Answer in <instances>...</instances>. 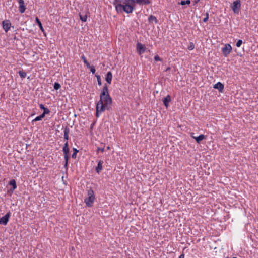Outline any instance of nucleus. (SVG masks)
<instances>
[{
  "mask_svg": "<svg viewBox=\"0 0 258 258\" xmlns=\"http://www.w3.org/2000/svg\"><path fill=\"white\" fill-rule=\"evenodd\" d=\"M63 151L64 154V159H65V168L67 167L68 162V160L69 158V149L68 147V141L64 144V145L63 148Z\"/></svg>",
  "mask_w": 258,
  "mask_h": 258,
  "instance_id": "20e7f679",
  "label": "nucleus"
},
{
  "mask_svg": "<svg viewBox=\"0 0 258 258\" xmlns=\"http://www.w3.org/2000/svg\"><path fill=\"white\" fill-rule=\"evenodd\" d=\"M76 155H77V153H73V154L72 155V157L73 158H76Z\"/></svg>",
  "mask_w": 258,
  "mask_h": 258,
  "instance_id": "f704fd0d",
  "label": "nucleus"
},
{
  "mask_svg": "<svg viewBox=\"0 0 258 258\" xmlns=\"http://www.w3.org/2000/svg\"><path fill=\"white\" fill-rule=\"evenodd\" d=\"M19 74L22 78H24L26 76V73L23 71H19Z\"/></svg>",
  "mask_w": 258,
  "mask_h": 258,
  "instance_id": "5701e85b",
  "label": "nucleus"
},
{
  "mask_svg": "<svg viewBox=\"0 0 258 258\" xmlns=\"http://www.w3.org/2000/svg\"><path fill=\"white\" fill-rule=\"evenodd\" d=\"M194 48H195V45H194V43L192 42L190 43V45L188 47V49L189 50H193L194 49Z\"/></svg>",
  "mask_w": 258,
  "mask_h": 258,
  "instance_id": "bb28decb",
  "label": "nucleus"
},
{
  "mask_svg": "<svg viewBox=\"0 0 258 258\" xmlns=\"http://www.w3.org/2000/svg\"><path fill=\"white\" fill-rule=\"evenodd\" d=\"M86 67L90 69V67H91V66L90 65V64L88 62L87 63H86Z\"/></svg>",
  "mask_w": 258,
  "mask_h": 258,
  "instance_id": "e433bc0d",
  "label": "nucleus"
},
{
  "mask_svg": "<svg viewBox=\"0 0 258 258\" xmlns=\"http://www.w3.org/2000/svg\"><path fill=\"white\" fill-rule=\"evenodd\" d=\"M179 258H184V255L183 254H181Z\"/></svg>",
  "mask_w": 258,
  "mask_h": 258,
  "instance_id": "ea45409f",
  "label": "nucleus"
},
{
  "mask_svg": "<svg viewBox=\"0 0 258 258\" xmlns=\"http://www.w3.org/2000/svg\"><path fill=\"white\" fill-rule=\"evenodd\" d=\"M242 43V41L241 40H239L236 43V46L239 47L241 46Z\"/></svg>",
  "mask_w": 258,
  "mask_h": 258,
  "instance_id": "cd10ccee",
  "label": "nucleus"
},
{
  "mask_svg": "<svg viewBox=\"0 0 258 258\" xmlns=\"http://www.w3.org/2000/svg\"><path fill=\"white\" fill-rule=\"evenodd\" d=\"M170 67H168V68H167L166 69V71H168L170 70Z\"/></svg>",
  "mask_w": 258,
  "mask_h": 258,
  "instance_id": "a19ab883",
  "label": "nucleus"
},
{
  "mask_svg": "<svg viewBox=\"0 0 258 258\" xmlns=\"http://www.w3.org/2000/svg\"><path fill=\"white\" fill-rule=\"evenodd\" d=\"M190 136L193 138H194V137H196V136H194V133H190Z\"/></svg>",
  "mask_w": 258,
  "mask_h": 258,
  "instance_id": "58836bf2",
  "label": "nucleus"
},
{
  "mask_svg": "<svg viewBox=\"0 0 258 258\" xmlns=\"http://www.w3.org/2000/svg\"><path fill=\"white\" fill-rule=\"evenodd\" d=\"M69 128L66 127L64 130V138L67 141L69 139Z\"/></svg>",
  "mask_w": 258,
  "mask_h": 258,
  "instance_id": "f3484780",
  "label": "nucleus"
},
{
  "mask_svg": "<svg viewBox=\"0 0 258 258\" xmlns=\"http://www.w3.org/2000/svg\"><path fill=\"white\" fill-rule=\"evenodd\" d=\"M44 117V114H41L40 116L36 117L34 119L32 120V122L41 120Z\"/></svg>",
  "mask_w": 258,
  "mask_h": 258,
  "instance_id": "4be33fe9",
  "label": "nucleus"
},
{
  "mask_svg": "<svg viewBox=\"0 0 258 258\" xmlns=\"http://www.w3.org/2000/svg\"><path fill=\"white\" fill-rule=\"evenodd\" d=\"M90 71L93 74L95 73L96 70L95 67L93 66H92L91 67H90Z\"/></svg>",
  "mask_w": 258,
  "mask_h": 258,
  "instance_id": "2f4dec72",
  "label": "nucleus"
},
{
  "mask_svg": "<svg viewBox=\"0 0 258 258\" xmlns=\"http://www.w3.org/2000/svg\"><path fill=\"white\" fill-rule=\"evenodd\" d=\"M10 184L13 186V190L17 187L16 181L15 180H12L10 181Z\"/></svg>",
  "mask_w": 258,
  "mask_h": 258,
  "instance_id": "412c9836",
  "label": "nucleus"
},
{
  "mask_svg": "<svg viewBox=\"0 0 258 258\" xmlns=\"http://www.w3.org/2000/svg\"><path fill=\"white\" fill-rule=\"evenodd\" d=\"M241 3L240 0H236L233 3L231 9L233 12L238 14L240 10Z\"/></svg>",
  "mask_w": 258,
  "mask_h": 258,
  "instance_id": "39448f33",
  "label": "nucleus"
},
{
  "mask_svg": "<svg viewBox=\"0 0 258 258\" xmlns=\"http://www.w3.org/2000/svg\"><path fill=\"white\" fill-rule=\"evenodd\" d=\"M112 103V98L109 94L108 86L104 85L100 95V100L96 104V115L98 117L99 114L106 109L109 110Z\"/></svg>",
  "mask_w": 258,
  "mask_h": 258,
  "instance_id": "f257e3e1",
  "label": "nucleus"
},
{
  "mask_svg": "<svg viewBox=\"0 0 258 258\" xmlns=\"http://www.w3.org/2000/svg\"><path fill=\"white\" fill-rule=\"evenodd\" d=\"M74 153H77L78 152V150H77L76 148H73Z\"/></svg>",
  "mask_w": 258,
  "mask_h": 258,
  "instance_id": "4c0bfd02",
  "label": "nucleus"
},
{
  "mask_svg": "<svg viewBox=\"0 0 258 258\" xmlns=\"http://www.w3.org/2000/svg\"><path fill=\"white\" fill-rule=\"evenodd\" d=\"M60 87V85L58 83L55 82L54 84V88L55 90H58Z\"/></svg>",
  "mask_w": 258,
  "mask_h": 258,
  "instance_id": "a878e982",
  "label": "nucleus"
},
{
  "mask_svg": "<svg viewBox=\"0 0 258 258\" xmlns=\"http://www.w3.org/2000/svg\"><path fill=\"white\" fill-rule=\"evenodd\" d=\"M171 101V98L170 95H168L163 100V103L166 108L168 107L169 103Z\"/></svg>",
  "mask_w": 258,
  "mask_h": 258,
  "instance_id": "ddd939ff",
  "label": "nucleus"
},
{
  "mask_svg": "<svg viewBox=\"0 0 258 258\" xmlns=\"http://www.w3.org/2000/svg\"><path fill=\"white\" fill-rule=\"evenodd\" d=\"M103 163V161L102 160H100L98 162L97 167L96 168V171L97 173H99L100 171L102 169Z\"/></svg>",
  "mask_w": 258,
  "mask_h": 258,
  "instance_id": "4468645a",
  "label": "nucleus"
},
{
  "mask_svg": "<svg viewBox=\"0 0 258 258\" xmlns=\"http://www.w3.org/2000/svg\"><path fill=\"white\" fill-rule=\"evenodd\" d=\"M209 19V14L208 13H206V17H205L203 19V21L204 22H206Z\"/></svg>",
  "mask_w": 258,
  "mask_h": 258,
  "instance_id": "7c9ffc66",
  "label": "nucleus"
},
{
  "mask_svg": "<svg viewBox=\"0 0 258 258\" xmlns=\"http://www.w3.org/2000/svg\"><path fill=\"white\" fill-rule=\"evenodd\" d=\"M101 151L102 152H104V148H98V151Z\"/></svg>",
  "mask_w": 258,
  "mask_h": 258,
  "instance_id": "c9c22d12",
  "label": "nucleus"
},
{
  "mask_svg": "<svg viewBox=\"0 0 258 258\" xmlns=\"http://www.w3.org/2000/svg\"><path fill=\"white\" fill-rule=\"evenodd\" d=\"M36 22L37 23V24L38 25V26H39L40 29H41V30L42 32H43L44 31V29L43 28L42 25L40 21L39 20V19L37 17L36 18Z\"/></svg>",
  "mask_w": 258,
  "mask_h": 258,
  "instance_id": "6ab92c4d",
  "label": "nucleus"
},
{
  "mask_svg": "<svg viewBox=\"0 0 258 258\" xmlns=\"http://www.w3.org/2000/svg\"><path fill=\"white\" fill-rule=\"evenodd\" d=\"M205 136L204 135L201 134L198 137H194V139L196 140L198 143H200L201 141L205 139Z\"/></svg>",
  "mask_w": 258,
  "mask_h": 258,
  "instance_id": "2eb2a0df",
  "label": "nucleus"
},
{
  "mask_svg": "<svg viewBox=\"0 0 258 258\" xmlns=\"http://www.w3.org/2000/svg\"><path fill=\"white\" fill-rule=\"evenodd\" d=\"M232 49V48L231 46L229 44H225L224 47L222 49V52L224 56L227 57L228 55V54L231 52Z\"/></svg>",
  "mask_w": 258,
  "mask_h": 258,
  "instance_id": "423d86ee",
  "label": "nucleus"
},
{
  "mask_svg": "<svg viewBox=\"0 0 258 258\" xmlns=\"http://www.w3.org/2000/svg\"><path fill=\"white\" fill-rule=\"evenodd\" d=\"M148 20L150 22H152L154 21L156 23H157V22H158L155 16H152V15H151L149 16V17L148 18Z\"/></svg>",
  "mask_w": 258,
  "mask_h": 258,
  "instance_id": "aec40b11",
  "label": "nucleus"
},
{
  "mask_svg": "<svg viewBox=\"0 0 258 258\" xmlns=\"http://www.w3.org/2000/svg\"><path fill=\"white\" fill-rule=\"evenodd\" d=\"M233 258H237V257H233Z\"/></svg>",
  "mask_w": 258,
  "mask_h": 258,
  "instance_id": "37998d69",
  "label": "nucleus"
},
{
  "mask_svg": "<svg viewBox=\"0 0 258 258\" xmlns=\"http://www.w3.org/2000/svg\"><path fill=\"white\" fill-rule=\"evenodd\" d=\"M180 4L181 5H189L190 4V0H186V1H182L180 3Z\"/></svg>",
  "mask_w": 258,
  "mask_h": 258,
  "instance_id": "b1692460",
  "label": "nucleus"
},
{
  "mask_svg": "<svg viewBox=\"0 0 258 258\" xmlns=\"http://www.w3.org/2000/svg\"><path fill=\"white\" fill-rule=\"evenodd\" d=\"M96 77L97 78V82H98V85L99 86H101L102 85V83H101V79L100 76L99 75H96Z\"/></svg>",
  "mask_w": 258,
  "mask_h": 258,
  "instance_id": "393cba45",
  "label": "nucleus"
},
{
  "mask_svg": "<svg viewBox=\"0 0 258 258\" xmlns=\"http://www.w3.org/2000/svg\"><path fill=\"white\" fill-rule=\"evenodd\" d=\"M10 26L11 23L8 21L6 20L3 22V27L6 32L10 29Z\"/></svg>",
  "mask_w": 258,
  "mask_h": 258,
  "instance_id": "9d476101",
  "label": "nucleus"
},
{
  "mask_svg": "<svg viewBox=\"0 0 258 258\" xmlns=\"http://www.w3.org/2000/svg\"><path fill=\"white\" fill-rule=\"evenodd\" d=\"M135 1L139 4H149L150 3L149 0H135Z\"/></svg>",
  "mask_w": 258,
  "mask_h": 258,
  "instance_id": "dca6fc26",
  "label": "nucleus"
},
{
  "mask_svg": "<svg viewBox=\"0 0 258 258\" xmlns=\"http://www.w3.org/2000/svg\"><path fill=\"white\" fill-rule=\"evenodd\" d=\"M49 113V110L48 108H45L44 109V112L42 114H44V116H45L46 114H48Z\"/></svg>",
  "mask_w": 258,
  "mask_h": 258,
  "instance_id": "c756f323",
  "label": "nucleus"
},
{
  "mask_svg": "<svg viewBox=\"0 0 258 258\" xmlns=\"http://www.w3.org/2000/svg\"><path fill=\"white\" fill-rule=\"evenodd\" d=\"M81 58L85 64L88 62L87 60H86V59L84 56H82Z\"/></svg>",
  "mask_w": 258,
  "mask_h": 258,
  "instance_id": "473e14b6",
  "label": "nucleus"
},
{
  "mask_svg": "<svg viewBox=\"0 0 258 258\" xmlns=\"http://www.w3.org/2000/svg\"><path fill=\"white\" fill-rule=\"evenodd\" d=\"M214 88L218 89L220 92H222L224 89V85L220 82H218L214 85Z\"/></svg>",
  "mask_w": 258,
  "mask_h": 258,
  "instance_id": "9b49d317",
  "label": "nucleus"
},
{
  "mask_svg": "<svg viewBox=\"0 0 258 258\" xmlns=\"http://www.w3.org/2000/svg\"><path fill=\"white\" fill-rule=\"evenodd\" d=\"M135 3V0H125L122 4L116 5L115 8L118 12L124 11L127 13H130L133 11Z\"/></svg>",
  "mask_w": 258,
  "mask_h": 258,
  "instance_id": "f03ea898",
  "label": "nucleus"
},
{
  "mask_svg": "<svg viewBox=\"0 0 258 258\" xmlns=\"http://www.w3.org/2000/svg\"><path fill=\"white\" fill-rule=\"evenodd\" d=\"M112 79V73L111 72H108L107 73V75H106V78H105V80H106V82L109 84H110L111 83Z\"/></svg>",
  "mask_w": 258,
  "mask_h": 258,
  "instance_id": "f8f14e48",
  "label": "nucleus"
},
{
  "mask_svg": "<svg viewBox=\"0 0 258 258\" xmlns=\"http://www.w3.org/2000/svg\"><path fill=\"white\" fill-rule=\"evenodd\" d=\"M107 150H109V149H110V147L108 146V147H107Z\"/></svg>",
  "mask_w": 258,
  "mask_h": 258,
  "instance_id": "79ce46f5",
  "label": "nucleus"
},
{
  "mask_svg": "<svg viewBox=\"0 0 258 258\" xmlns=\"http://www.w3.org/2000/svg\"><path fill=\"white\" fill-rule=\"evenodd\" d=\"M39 106H40V108L41 109H43V110H44V109L45 108V107H44V106L43 104H40Z\"/></svg>",
  "mask_w": 258,
  "mask_h": 258,
  "instance_id": "72a5a7b5",
  "label": "nucleus"
},
{
  "mask_svg": "<svg viewBox=\"0 0 258 258\" xmlns=\"http://www.w3.org/2000/svg\"><path fill=\"white\" fill-rule=\"evenodd\" d=\"M10 216V213H7L4 216L1 217L0 218V224H3L4 225H6L8 221Z\"/></svg>",
  "mask_w": 258,
  "mask_h": 258,
  "instance_id": "6e6552de",
  "label": "nucleus"
},
{
  "mask_svg": "<svg viewBox=\"0 0 258 258\" xmlns=\"http://www.w3.org/2000/svg\"><path fill=\"white\" fill-rule=\"evenodd\" d=\"M154 59L155 61H162V59L158 55L155 56Z\"/></svg>",
  "mask_w": 258,
  "mask_h": 258,
  "instance_id": "c85d7f7f",
  "label": "nucleus"
},
{
  "mask_svg": "<svg viewBox=\"0 0 258 258\" xmlns=\"http://www.w3.org/2000/svg\"><path fill=\"white\" fill-rule=\"evenodd\" d=\"M19 4V10L20 13H23L26 9L24 0H17Z\"/></svg>",
  "mask_w": 258,
  "mask_h": 258,
  "instance_id": "1a4fd4ad",
  "label": "nucleus"
},
{
  "mask_svg": "<svg viewBox=\"0 0 258 258\" xmlns=\"http://www.w3.org/2000/svg\"><path fill=\"white\" fill-rule=\"evenodd\" d=\"M137 51L140 55L145 52L146 48L145 46L140 43L137 44Z\"/></svg>",
  "mask_w": 258,
  "mask_h": 258,
  "instance_id": "0eeeda50",
  "label": "nucleus"
},
{
  "mask_svg": "<svg viewBox=\"0 0 258 258\" xmlns=\"http://www.w3.org/2000/svg\"><path fill=\"white\" fill-rule=\"evenodd\" d=\"M88 197L85 199L84 201L86 205L88 207H91L95 199L94 191L91 189L88 190Z\"/></svg>",
  "mask_w": 258,
  "mask_h": 258,
  "instance_id": "7ed1b4c3",
  "label": "nucleus"
},
{
  "mask_svg": "<svg viewBox=\"0 0 258 258\" xmlns=\"http://www.w3.org/2000/svg\"><path fill=\"white\" fill-rule=\"evenodd\" d=\"M79 17L81 20L83 22H86L87 19V15L86 14L82 15L81 13L79 14Z\"/></svg>",
  "mask_w": 258,
  "mask_h": 258,
  "instance_id": "a211bd4d",
  "label": "nucleus"
}]
</instances>
